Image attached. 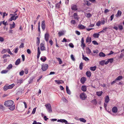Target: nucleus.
Returning <instances> with one entry per match:
<instances>
[{"label":"nucleus","mask_w":124,"mask_h":124,"mask_svg":"<svg viewBox=\"0 0 124 124\" xmlns=\"http://www.w3.org/2000/svg\"><path fill=\"white\" fill-rule=\"evenodd\" d=\"M14 101L11 100H9L5 101L4 105L6 107H10L13 104Z\"/></svg>","instance_id":"f257e3e1"},{"label":"nucleus","mask_w":124,"mask_h":124,"mask_svg":"<svg viewBox=\"0 0 124 124\" xmlns=\"http://www.w3.org/2000/svg\"><path fill=\"white\" fill-rule=\"evenodd\" d=\"M45 106L48 111L50 113L52 112L51 107V104L49 103L45 105Z\"/></svg>","instance_id":"f03ea898"},{"label":"nucleus","mask_w":124,"mask_h":124,"mask_svg":"<svg viewBox=\"0 0 124 124\" xmlns=\"http://www.w3.org/2000/svg\"><path fill=\"white\" fill-rule=\"evenodd\" d=\"M80 97L81 100H85L87 96L85 93L84 92L80 94Z\"/></svg>","instance_id":"7ed1b4c3"},{"label":"nucleus","mask_w":124,"mask_h":124,"mask_svg":"<svg viewBox=\"0 0 124 124\" xmlns=\"http://www.w3.org/2000/svg\"><path fill=\"white\" fill-rule=\"evenodd\" d=\"M48 65L46 64H43L42 65V69L43 71L46 70L48 68Z\"/></svg>","instance_id":"20e7f679"},{"label":"nucleus","mask_w":124,"mask_h":124,"mask_svg":"<svg viewBox=\"0 0 124 124\" xmlns=\"http://www.w3.org/2000/svg\"><path fill=\"white\" fill-rule=\"evenodd\" d=\"M45 21H42L41 23V27L43 31H44L45 28Z\"/></svg>","instance_id":"39448f33"},{"label":"nucleus","mask_w":124,"mask_h":124,"mask_svg":"<svg viewBox=\"0 0 124 124\" xmlns=\"http://www.w3.org/2000/svg\"><path fill=\"white\" fill-rule=\"evenodd\" d=\"M49 36V34L46 33L45 35V39L46 42H48V40Z\"/></svg>","instance_id":"423d86ee"},{"label":"nucleus","mask_w":124,"mask_h":124,"mask_svg":"<svg viewBox=\"0 0 124 124\" xmlns=\"http://www.w3.org/2000/svg\"><path fill=\"white\" fill-rule=\"evenodd\" d=\"M55 82H56L58 84L60 85L61 84H62V83H64V82L62 80H55Z\"/></svg>","instance_id":"0eeeda50"},{"label":"nucleus","mask_w":124,"mask_h":124,"mask_svg":"<svg viewBox=\"0 0 124 124\" xmlns=\"http://www.w3.org/2000/svg\"><path fill=\"white\" fill-rule=\"evenodd\" d=\"M71 9L73 10H77V6L75 5H72L71 6Z\"/></svg>","instance_id":"6e6552de"},{"label":"nucleus","mask_w":124,"mask_h":124,"mask_svg":"<svg viewBox=\"0 0 124 124\" xmlns=\"http://www.w3.org/2000/svg\"><path fill=\"white\" fill-rule=\"evenodd\" d=\"M40 48L41 51H44L45 50L44 45L43 43H41L40 45Z\"/></svg>","instance_id":"1a4fd4ad"},{"label":"nucleus","mask_w":124,"mask_h":124,"mask_svg":"<svg viewBox=\"0 0 124 124\" xmlns=\"http://www.w3.org/2000/svg\"><path fill=\"white\" fill-rule=\"evenodd\" d=\"M118 109L115 106L112 108V111L113 112L116 113Z\"/></svg>","instance_id":"9d476101"},{"label":"nucleus","mask_w":124,"mask_h":124,"mask_svg":"<svg viewBox=\"0 0 124 124\" xmlns=\"http://www.w3.org/2000/svg\"><path fill=\"white\" fill-rule=\"evenodd\" d=\"M110 99L108 95L106 96L105 98V101L106 103H108L110 101Z\"/></svg>","instance_id":"9b49d317"},{"label":"nucleus","mask_w":124,"mask_h":124,"mask_svg":"<svg viewBox=\"0 0 124 124\" xmlns=\"http://www.w3.org/2000/svg\"><path fill=\"white\" fill-rule=\"evenodd\" d=\"M122 14V12L121 11L118 10V11L117 14L115 16L116 17H120Z\"/></svg>","instance_id":"f8f14e48"},{"label":"nucleus","mask_w":124,"mask_h":124,"mask_svg":"<svg viewBox=\"0 0 124 124\" xmlns=\"http://www.w3.org/2000/svg\"><path fill=\"white\" fill-rule=\"evenodd\" d=\"M23 80L22 79H17L16 81V83L20 85L22 83H23Z\"/></svg>","instance_id":"ddd939ff"},{"label":"nucleus","mask_w":124,"mask_h":124,"mask_svg":"<svg viewBox=\"0 0 124 124\" xmlns=\"http://www.w3.org/2000/svg\"><path fill=\"white\" fill-rule=\"evenodd\" d=\"M86 80V78L85 77H82L80 79V81L82 84H84Z\"/></svg>","instance_id":"4468645a"},{"label":"nucleus","mask_w":124,"mask_h":124,"mask_svg":"<svg viewBox=\"0 0 124 124\" xmlns=\"http://www.w3.org/2000/svg\"><path fill=\"white\" fill-rule=\"evenodd\" d=\"M91 52L90 49L88 47H87L86 48V53L87 54H89Z\"/></svg>","instance_id":"2eb2a0df"},{"label":"nucleus","mask_w":124,"mask_h":124,"mask_svg":"<svg viewBox=\"0 0 124 124\" xmlns=\"http://www.w3.org/2000/svg\"><path fill=\"white\" fill-rule=\"evenodd\" d=\"M78 27V28L81 29H84L85 27V26L80 24H79Z\"/></svg>","instance_id":"dca6fc26"},{"label":"nucleus","mask_w":124,"mask_h":124,"mask_svg":"<svg viewBox=\"0 0 124 124\" xmlns=\"http://www.w3.org/2000/svg\"><path fill=\"white\" fill-rule=\"evenodd\" d=\"M10 29H11L15 28V23L14 22H13V24H10Z\"/></svg>","instance_id":"f3484780"},{"label":"nucleus","mask_w":124,"mask_h":124,"mask_svg":"<svg viewBox=\"0 0 124 124\" xmlns=\"http://www.w3.org/2000/svg\"><path fill=\"white\" fill-rule=\"evenodd\" d=\"M40 60L43 62H45L46 60V57L44 56L41 57L40 59Z\"/></svg>","instance_id":"a211bd4d"},{"label":"nucleus","mask_w":124,"mask_h":124,"mask_svg":"<svg viewBox=\"0 0 124 124\" xmlns=\"http://www.w3.org/2000/svg\"><path fill=\"white\" fill-rule=\"evenodd\" d=\"M99 35V33H95L93 34V36L94 38H98Z\"/></svg>","instance_id":"6ab92c4d"},{"label":"nucleus","mask_w":124,"mask_h":124,"mask_svg":"<svg viewBox=\"0 0 124 124\" xmlns=\"http://www.w3.org/2000/svg\"><path fill=\"white\" fill-rule=\"evenodd\" d=\"M81 90L83 92H85L86 90V87L85 86H82Z\"/></svg>","instance_id":"aec40b11"},{"label":"nucleus","mask_w":124,"mask_h":124,"mask_svg":"<svg viewBox=\"0 0 124 124\" xmlns=\"http://www.w3.org/2000/svg\"><path fill=\"white\" fill-rule=\"evenodd\" d=\"M91 38L90 37H88L87 38L86 42V43L91 42Z\"/></svg>","instance_id":"412c9836"},{"label":"nucleus","mask_w":124,"mask_h":124,"mask_svg":"<svg viewBox=\"0 0 124 124\" xmlns=\"http://www.w3.org/2000/svg\"><path fill=\"white\" fill-rule=\"evenodd\" d=\"M8 86V85L6 84L5 85L4 87H3V89L4 91H6L8 89H9V87Z\"/></svg>","instance_id":"4be33fe9"},{"label":"nucleus","mask_w":124,"mask_h":124,"mask_svg":"<svg viewBox=\"0 0 124 124\" xmlns=\"http://www.w3.org/2000/svg\"><path fill=\"white\" fill-rule=\"evenodd\" d=\"M99 56L101 57H104L105 56V54L102 52H101L99 54Z\"/></svg>","instance_id":"5701e85b"},{"label":"nucleus","mask_w":124,"mask_h":124,"mask_svg":"<svg viewBox=\"0 0 124 124\" xmlns=\"http://www.w3.org/2000/svg\"><path fill=\"white\" fill-rule=\"evenodd\" d=\"M102 93L103 92L102 91L97 92H96V94L98 96H100L102 95Z\"/></svg>","instance_id":"b1692460"},{"label":"nucleus","mask_w":124,"mask_h":124,"mask_svg":"<svg viewBox=\"0 0 124 124\" xmlns=\"http://www.w3.org/2000/svg\"><path fill=\"white\" fill-rule=\"evenodd\" d=\"M123 77L122 76H119L117 77L115 79L116 81H120L122 79Z\"/></svg>","instance_id":"393cba45"},{"label":"nucleus","mask_w":124,"mask_h":124,"mask_svg":"<svg viewBox=\"0 0 124 124\" xmlns=\"http://www.w3.org/2000/svg\"><path fill=\"white\" fill-rule=\"evenodd\" d=\"M20 62V59H17L15 63V64L16 65H18L19 64Z\"/></svg>","instance_id":"a878e982"},{"label":"nucleus","mask_w":124,"mask_h":124,"mask_svg":"<svg viewBox=\"0 0 124 124\" xmlns=\"http://www.w3.org/2000/svg\"><path fill=\"white\" fill-rule=\"evenodd\" d=\"M15 85V84L14 83L9 85H8L9 89H11Z\"/></svg>","instance_id":"bb28decb"},{"label":"nucleus","mask_w":124,"mask_h":124,"mask_svg":"<svg viewBox=\"0 0 124 124\" xmlns=\"http://www.w3.org/2000/svg\"><path fill=\"white\" fill-rule=\"evenodd\" d=\"M36 40V44L37 45L39 46L40 43V38L38 37H37Z\"/></svg>","instance_id":"cd10ccee"},{"label":"nucleus","mask_w":124,"mask_h":124,"mask_svg":"<svg viewBox=\"0 0 124 124\" xmlns=\"http://www.w3.org/2000/svg\"><path fill=\"white\" fill-rule=\"evenodd\" d=\"M86 74L87 76L88 77H90L91 76V73L90 71H87Z\"/></svg>","instance_id":"c85d7f7f"},{"label":"nucleus","mask_w":124,"mask_h":124,"mask_svg":"<svg viewBox=\"0 0 124 124\" xmlns=\"http://www.w3.org/2000/svg\"><path fill=\"white\" fill-rule=\"evenodd\" d=\"M13 67V65L12 64H10L8 65V67H7V69L8 70H10Z\"/></svg>","instance_id":"c756f323"},{"label":"nucleus","mask_w":124,"mask_h":124,"mask_svg":"<svg viewBox=\"0 0 124 124\" xmlns=\"http://www.w3.org/2000/svg\"><path fill=\"white\" fill-rule=\"evenodd\" d=\"M59 37H60L62 35H64V33L63 31H59L58 33Z\"/></svg>","instance_id":"7c9ffc66"},{"label":"nucleus","mask_w":124,"mask_h":124,"mask_svg":"<svg viewBox=\"0 0 124 124\" xmlns=\"http://www.w3.org/2000/svg\"><path fill=\"white\" fill-rule=\"evenodd\" d=\"M105 60H102L100 62H99L100 64L102 66H103L105 64Z\"/></svg>","instance_id":"2f4dec72"},{"label":"nucleus","mask_w":124,"mask_h":124,"mask_svg":"<svg viewBox=\"0 0 124 124\" xmlns=\"http://www.w3.org/2000/svg\"><path fill=\"white\" fill-rule=\"evenodd\" d=\"M96 68V67L95 66L94 67H91L90 68V69L92 71H94L95 70Z\"/></svg>","instance_id":"473e14b6"},{"label":"nucleus","mask_w":124,"mask_h":124,"mask_svg":"<svg viewBox=\"0 0 124 124\" xmlns=\"http://www.w3.org/2000/svg\"><path fill=\"white\" fill-rule=\"evenodd\" d=\"M82 56V58L83 60H85L86 61L89 60L88 58L86 57H85L83 54Z\"/></svg>","instance_id":"72a5a7b5"},{"label":"nucleus","mask_w":124,"mask_h":124,"mask_svg":"<svg viewBox=\"0 0 124 124\" xmlns=\"http://www.w3.org/2000/svg\"><path fill=\"white\" fill-rule=\"evenodd\" d=\"M79 120L81 122H82L84 123H85L86 121L84 118H79Z\"/></svg>","instance_id":"f704fd0d"},{"label":"nucleus","mask_w":124,"mask_h":124,"mask_svg":"<svg viewBox=\"0 0 124 124\" xmlns=\"http://www.w3.org/2000/svg\"><path fill=\"white\" fill-rule=\"evenodd\" d=\"M15 17H11L10 19L8 20V21H11L12 20H16L15 19Z\"/></svg>","instance_id":"c9c22d12"},{"label":"nucleus","mask_w":124,"mask_h":124,"mask_svg":"<svg viewBox=\"0 0 124 124\" xmlns=\"http://www.w3.org/2000/svg\"><path fill=\"white\" fill-rule=\"evenodd\" d=\"M119 29L120 30H122L123 29V27L122 25H118Z\"/></svg>","instance_id":"e433bc0d"},{"label":"nucleus","mask_w":124,"mask_h":124,"mask_svg":"<svg viewBox=\"0 0 124 124\" xmlns=\"http://www.w3.org/2000/svg\"><path fill=\"white\" fill-rule=\"evenodd\" d=\"M15 107L14 105L12 106L9 108V109L11 110H13L15 109Z\"/></svg>","instance_id":"4c0bfd02"},{"label":"nucleus","mask_w":124,"mask_h":124,"mask_svg":"<svg viewBox=\"0 0 124 124\" xmlns=\"http://www.w3.org/2000/svg\"><path fill=\"white\" fill-rule=\"evenodd\" d=\"M8 71V70H3L1 71V73L2 74H5L7 73Z\"/></svg>","instance_id":"58836bf2"},{"label":"nucleus","mask_w":124,"mask_h":124,"mask_svg":"<svg viewBox=\"0 0 124 124\" xmlns=\"http://www.w3.org/2000/svg\"><path fill=\"white\" fill-rule=\"evenodd\" d=\"M60 122H64L65 123H66L68 122L65 119H61Z\"/></svg>","instance_id":"ea45409f"},{"label":"nucleus","mask_w":124,"mask_h":124,"mask_svg":"<svg viewBox=\"0 0 124 124\" xmlns=\"http://www.w3.org/2000/svg\"><path fill=\"white\" fill-rule=\"evenodd\" d=\"M83 63L81 62L79 65V68L80 70H82L83 68Z\"/></svg>","instance_id":"a19ab883"},{"label":"nucleus","mask_w":124,"mask_h":124,"mask_svg":"<svg viewBox=\"0 0 124 124\" xmlns=\"http://www.w3.org/2000/svg\"><path fill=\"white\" fill-rule=\"evenodd\" d=\"M28 70L27 68H25L24 69V72L26 74H27L28 73Z\"/></svg>","instance_id":"79ce46f5"},{"label":"nucleus","mask_w":124,"mask_h":124,"mask_svg":"<svg viewBox=\"0 0 124 124\" xmlns=\"http://www.w3.org/2000/svg\"><path fill=\"white\" fill-rule=\"evenodd\" d=\"M85 2L87 6H89L91 5V3L88 1H85Z\"/></svg>","instance_id":"37998d69"},{"label":"nucleus","mask_w":124,"mask_h":124,"mask_svg":"<svg viewBox=\"0 0 124 124\" xmlns=\"http://www.w3.org/2000/svg\"><path fill=\"white\" fill-rule=\"evenodd\" d=\"M108 60L109 62L111 63L113 61V58H110L108 59Z\"/></svg>","instance_id":"c03bdc74"},{"label":"nucleus","mask_w":124,"mask_h":124,"mask_svg":"<svg viewBox=\"0 0 124 124\" xmlns=\"http://www.w3.org/2000/svg\"><path fill=\"white\" fill-rule=\"evenodd\" d=\"M86 15V17L88 18L92 16L91 14L89 13H87Z\"/></svg>","instance_id":"a18cd8bd"},{"label":"nucleus","mask_w":124,"mask_h":124,"mask_svg":"<svg viewBox=\"0 0 124 124\" xmlns=\"http://www.w3.org/2000/svg\"><path fill=\"white\" fill-rule=\"evenodd\" d=\"M24 44L23 43H22L19 46V47L20 48H23L24 47Z\"/></svg>","instance_id":"49530a36"},{"label":"nucleus","mask_w":124,"mask_h":124,"mask_svg":"<svg viewBox=\"0 0 124 124\" xmlns=\"http://www.w3.org/2000/svg\"><path fill=\"white\" fill-rule=\"evenodd\" d=\"M24 72L23 70L21 71L19 73V75L21 76H23L24 74Z\"/></svg>","instance_id":"de8ad7c7"},{"label":"nucleus","mask_w":124,"mask_h":124,"mask_svg":"<svg viewBox=\"0 0 124 124\" xmlns=\"http://www.w3.org/2000/svg\"><path fill=\"white\" fill-rule=\"evenodd\" d=\"M70 22L71 24H73L74 25L76 23V22L74 20H71Z\"/></svg>","instance_id":"09e8293b"},{"label":"nucleus","mask_w":124,"mask_h":124,"mask_svg":"<svg viewBox=\"0 0 124 124\" xmlns=\"http://www.w3.org/2000/svg\"><path fill=\"white\" fill-rule=\"evenodd\" d=\"M92 43L95 45H98V43L95 40H94L92 41Z\"/></svg>","instance_id":"8fccbe9b"},{"label":"nucleus","mask_w":124,"mask_h":124,"mask_svg":"<svg viewBox=\"0 0 124 124\" xmlns=\"http://www.w3.org/2000/svg\"><path fill=\"white\" fill-rule=\"evenodd\" d=\"M36 109V108H35L33 109V111L32 112V114H34L35 113Z\"/></svg>","instance_id":"3c124183"},{"label":"nucleus","mask_w":124,"mask_h":124,"mask_svg":"<svg viewBox=\"0 0 124 124\" xmlns=\"http://www.w3.org/2000/svg\"><path fill=\"white\" fill-rule=\"evenodd\" d=\"M8 56L9 57L10 55H7V54H4L2 57L3 58H6Z\"/></svg>","instance_id":"603ef678"},{"label":"nucleus","mask_w":124,"mask_h":124,"mask_svg":"<svg viewBox=\"0 0 124 124\" xmlns=\"http://www.w3.org/2000/svg\"><path fill=\"white\" fill-rule=\"evenodd\" d=\"M57 59L58 61H59V64H61L62 63V62L61 61V59L59 58H57Z\"/></svg>","instance_id":"864d4df0"},{"label":"nucleus","mask_w":124,"mask_h":124,"mask_svg":"<svg viewBox=\"0 0 124 124\" xmlns=\"http://www.w3.org/2000/svg\"><path fill=\"white\" fill-rule=\"evenodd\" d=\"M40 22H39L38 23V31L39 32H40Z\"/></svg>","instance_id":"5fc2aeb1"},{"label":"nucleus","mask_w":124,"mask_h":124,"mask_svg":"<svg viewBox=\"0 0 124 124\" xmlns=\"http://www.w3.org/2000/svg\"><path fill=\"white\" fill-rule=\"evenodd\" d=\"M71 59L73 61H75V59L74 57V56L73 54H71Z\"/></svg>","instance_id":"6e6d98bb"},{"label":"nucleus","mask_w":124,"mask_h":124,"mask_svg":"<svg viewBox=\"0 0 124 124\" xmlns=\"http://www.w3.org/2000/svg\"><path fill=\"white\" fill-rule=\"evenodd\" d=\"M41 53L40 51V50L39 48L38 47V53L37 54H40Z\"/></svg>","instance_id":"4d7b16f0"},{"label":"nucleus","mask_w":124,"mask_h":124,"mask_svg":"<svg viewBox=\"0 0 124 124\" xmlns=\"http://www.w3.org/2000/svg\"><path fill=\"white\" fill-rule=\"evenodd\" d=\"M69 45L70 47L71 48H73L74 47V46L72 43H70L69 44Z\"/></svg>","instance_id":"13d9d810"},{"label":"nucleus","mask_w":124,"mask_h":124,"mask_svg":"<svg viewBox=\"0 0 124 124\" xmlns=\"http://www.w3.org/2000/svg\"><path fill=\"white\" fill-rule=\"evenodd\" d=\"M101 24V22L100 21L97 22L96 23V25L97 26H99Z\"/></svg>","instance_id":"bf43d9fd"},{"label":"nucleus","mask_w":124,"mask_h":124,"mask_svg":"<svg viewBox=\"0 0 124 124\" xmlns=\"http://www.w3.org/2000/svg\"><path fill=\"white\" fill-rule=\"evenodd\" d=\"M81 46L82 47V48H84L85 46V44L84 43H81Z\"/></svg>","instance_id":"052dcab7"},{"label":"nucleus","mask_w":124,"mask_h":124,"mask_svg":"<svg viewBox=\"0 0 124 124\" xmlns=\"http://www.w3.org/2000/svg\"><path fill=\"white\" fill-rule=\"evenodd\" d=\"M33 80V78H30L29 79V83L30 84L31 83V82H32Z\"/></svg>","instance_id":"680f3d73"},{"label":"nucleus","mask_w":124,"mask_h":124,"mask_svg":"<svg viewBox=\"0 0 124 124\" xmlns=\"http://www.w3.org/2000/svg\"><path fill=\"white\" fill-rule=\"evenodd\" d=\"M114 15L113 14H112L110 18V21H112L113 18H114Z\"/></svg>","instance_id":"e2e57ef3"},{"label":"nucleus","mask_w":124,"mask_h":124,"mask_svg":"<svg viewBox=\"0 0 124 124\" xmlns=\"http://www.w3.org/2000/svg\"><path fill=\"white\" fill-rule=\"evenodd\" d=\"M100 22L101 24L102 25L104 24L105 23V21L104 20H102Z\"/></svg>","instance_id":"0e129e2a"},{"label":"nucleus","mask_w":124,"mask_h":124,"mask_svg":"<svg viewBox=\"0 0 124 124\" xmlns=\"http://www.w3.org/2000/svg\"><path fill=\"white\" fill-rule=\"evenodd\" d=\"M6 51H7L5 49H3L2 50L1 53L2 54H3L5 53H6Z\"/></svg>","instance_id":"69168bd1"},{"label":"nucleus","mask_w":124,"mask_h":124,"mask_svg":"<svg viewBox=\"0 0 124 124\" xmlns=\"http://www.w3.org/2000/svg\"><path fill=\"white\" fill-rule=\"evenodd\" d=\"M93 103L95 105L97 103V102L96 101V99H94L93 100Z\"/></svg>","instance_id":"338daca9"},{"label":"nucleus","mask_w":124,"mask_h":124,"mask_svg":"<svg viewBox=\"0 0 124 124\" xmlns=\"http://www.w3.org/2000/svg\"><path fill=\"white\" fill-rule=\"evenodd\" d=\"M27 51L28 53L29 54H30L31 53V51L29 49H28L27 50Z\"/></svg>","instance_id":"774afa93"}]
</instances>
